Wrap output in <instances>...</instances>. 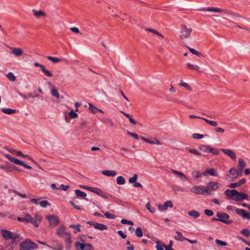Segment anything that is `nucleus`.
<instances>
[{
	"label": "nucleus",
	"mask_w": 250,
	"mask_h": 250,
	"mask_svg": "<svg viewBox=\"0 0 250 250\" xmlns=\"http://www.w3.org/2000/svg\"><path fill=\"white\" fill-rule=\"evenodd\" d=\"M1 234L2 237L6 240H11L12 244H17L20 240L23 239V237L20 233L15 231L2 229Z\"/></svg>",
	"instance_id": "1"
},
{
	"label": "nucleus",
	"mask_w": 250,
	"mask_h": 250,
	"mask_svg": "<svg viewBox=\"0 0 250 250\" xmlns=\"http://www.w3.org/2000/svg\"><path fill=\"white\" fill-rule=\"evenodd\" d=\"M20 250H31L38 249V246L37 244L29 239H26L25 241L20 244Z\"/></svg>",
	"instance_id": "2"
},
{
	"label": "nucleus",
	"mask_w": 250,
	"mask_h": 250,
	"mask_svg": "<svg viewBox=\"0 0 250 250\" xmlns=\"http://www.w3.org/2000/svg\"><path fill=\"white\" fill-rule=\"evenodd\" d=\"M190 190L192 193L196 194H210L209 191H208V189L206 188V187L204 186H194L190 188Z\"/></svg>",
	"instance_id": "3"
},
{
	"label": "nucleus",
	"mask_w": 250,
	"mask_h": 250,
	"mask_svg": "<svg viewBox=\"0 0 250 250\" xmlns=\"http://www.w3.org/2000/svg\"><path fill=\"white\" fill-rule=\"evenodd\" d=\"M216 216L218 217L219 221L221 222L226 224H229L231 223V221L229 220V216L226 213L218 212L216 213Z\"/></svg>",
	"instance_id": "4"
},
{
	"label": "nucleus",
	"mask_w": 250,
	"mask_h": 250,
	"mask_svg": "<svg viewBox=\"0 0 250 250\" xmlns=\"http://www.w3.org/2000/svg\"><path fill=\"white\" fill-rule=\"evenodd\" d=\"M192 29L191 28H187L186 26H183L181 27L180 38L182 40L188 38L191 33Z\"/></svg>",
	"instance_id": "5"
},
{
	"label": "nucleus",
	"mask_w": 250,
	"mask_h": 250,
	"mask_svg": "<svg viewBox=\"0 0 250 250\" xmlns=\"http://www.w3.org/2000/svg\"><path fill=\"white\" fill-rule=\"evenodd\" d=\"M50 226L55 228L59 224V220L58 218L53 215H49L47 216Z\"/></svg>",
	"instance_id": "6"
},
{
	"label": "nucleus",
	"mask_w": 250,
	"mask_h": 250,
	"mask_svg": "<svg viewBox=\"0 0 250 250\" xmlns=\"http://www.w3.org/2000/svg\"><path fill=\"white\" fill-rule=\"evenodd\" d=\"M30 201L36 205H39L42 208H46L47 206L49 205L50 204L48 201L46 200H41L40 198L39 199H32Z\"/></svg>",
	"instance_id": "7"
},
{
	"label": "nucleus",
	"mask_w": 250,
	"mask_h": 250,
	"mask_svg": "<svg viewBox=\"0 0 250 250\" xmlns=\"http://www.w3.org/2000/svg\"><path fill=\"white\" fill-rule=\"evenodd\" d=\"M90 191L93 192L97 195L104 198L107 199L108 197L105 194L100 188L96 187H90Z\"/></svg>",
	"instance_id": "8"
},
{
	"label": "nucleus",
	"mask_w": 250,
	"mask_h": 250,
	"mask_svg": "<svg viewBox=\"0 0 250 250\" xmlns=\"http://www.w3.org/2000/svg\"><path fill=\"white\" fill-rule=\"evenodd\" d=\"M224 193L227 197L233 200L234 198L236 197L237 194H238V191L235 189L230 190L227 189L225 191Z\"/></svg>",
	"instance_id": "9"
},
{
	"label": "nucleus",
	"mask_w": 250,
	"mask_h": 250,
	"mask_svg": "<svg viewBox=\"0 0 250 250\" xmlns=\"http://www.w3.org/2000/svg\"><path fill=\"white\" fill-rule=\"evenodd\" d=\"M236 213L242 216L244 218L250 219V214L248 213L245 209L237 208L235 209Z\"/></svg>",
	"instance_id": "10"
},
{
	"label": "nucleus",
	"mask_w": 250,
	"mask_h": 250,
	"mask_svg": "<svg viewBox=\"0 0 250 250\" xmlns=\"http://www.w3.org/2000/svg\"><path fill=\"white\" fill-rule=\"evenodd\" d=\"M47 247L53 250H63V247L58 241H54L52 242V246H47Z\"/></svg>",
	"instance_id": "11"
},
{
	"label": "nucleus",
	"mask_w": 250,
	"mask_h": 250,
	"mask_svg": "<svg viewBox=\"0 0 250 250\" xmlns=\"http://www.w3.org/2000/svg\"><path fill=\"white\" fill-rule=\"evenodd\" d=\"M221 150L225 154L229 156L231 159L235 160L236 158V154L231 149L222 148Z\"/></svg>",
	"instance_id": "12"
},
{
	"label": "nucleus",
	"mask_w": 250,
	"mask_h": 250,
	"mask_svg": "<svg viewBox=\"0 0 250 250\" xmlns=\"http://www.w3.org/2000/svg\"><path fill=\"white\" fill-rule=\"evenodd\" d=\"M219 188L218 183L215 182H209L206 187V188L208 189V191L209 190H215Z\"/></svg>",
	"instance_id": "13"
},
{
	"label": "nucleus",
	"mask_w": 250,
	"mask_h": 250,
	"mask_svg": "<svg viewBox=\"0 0 250 250\" xmlns=\"http://www.w3.org/2000/svg\"><path fill=\"white\" fill-rule=\"evenodd\" d=\"M248 196L247 194L242 192H238L237 194L236 197L233 198V200L236 201H242L244 200H247Z\"/></svg>",
	"instance_id": "14"
},
{
	"label": "nucleus",
	"mask_w": 250,
	"mask_h": 250,
	"mask_svg": "<svg viewBox=\"0 0 250 250\" xmlns=\"http://www.w3.org/2000/svg\"><path fill=\"white\" fill-rule=\"evenodd\" d=\"M229 174H231L233 178H236L239 175L237 170L234 168H230L226 173V176L227 177L229 176Z\"/></svg>",
	"instance_id": "15"
},
{
	"label": "nucleus",
	"mask_w": 250,
	"mask_h": 250,
	"mask_svg": "<svg viewBox=\"0 0 250 250\" xmlns=\"http://www.w3.org/2000/svg\"><path fill=\"white\" fill-rule=\"evenodd\" d=\"M171 171L173 173L177 175L182 181L185 182L187 180V177L183 173L173 169H171Z\"/></svg>",
	"instance_id": "16"
},
{
	"label": "nucleus",
	"mask_w": 250,
	"mask_h": 250,
	"mask_svg": "<svg viewBox=\"0 0 250 250\" xmlns=\"http://www.w3.org/2000/svg\"><path fill=\"white\" fill-rule=\"evenodd\" d=\"M245 182H246V179L243 178V179L240 180L239 181H238L236 183H231L229 186V187L231 188H234L236 187L240 186L241 185L244 184Z\"/></svg>",
	"instance_id": "17"
},
{
	"label": "nucleus",
	"mask_w": 250,
	"mask_h": 250,
	"mask_svg": "<svg viewBox=\"0 0 250 250\" xmlns=\"http://www.w3.org/2000/svg\"><path fill=\"white\" fill-rule=\"evenodd\" d=\"M75 193L78 198H82L87 201L88 200L86 198V194L84 192L82 191L79 189H76L75 190Z\"/></svg>",
	"instance_id": "18"
},
{
	"label": "nucleus",
	"mask_w": 250,
	"mask_h": 250,
	"mask_svg": "<svg viewBox=\"0 0 250 250\" xmlns=\"http://www.w3.org/2000/svg\"><path fill=\"white\" fill-rule=\"evenodd\" d=\"M11 53L16 57H20L23 54V52L20 48H13Z\"/></svg>",
	"instance_id": "19"
},
{
	"label": "nucleus",
	"mask_w": 250,
	"mask_h": 250,
	"mask_svg": "<svg viewBox=\"0 0 250 250\" xmlns=\"http://www.w3.org/2000/svg\"><path fill=\"white\" fill-rule=\"evenodd\" d=\"M31 217L32 216L29 214H26L24 217H18L17 220L20 222L28 223H30Z\"/></svg>",
	"instance_id": "20"
},
{
	"label": "nucleus",
	"mask_w": 250,
	"mask_h": 250,
	"mask_svg": "<svg viewBox=\"0 0 250 250\" xmlns=\"http://www.w3.org/2000/svg\"><path fill=\"white\" fill-rule=\"evenodd\" d=\"M143 141L147 143L152 144V145H161V143L157 139L154 138L153 140H150L148 139H146L145 137H142L141 138Z\"/></svg>",
	"instance_id": "21"
},
{
	"label": "nucleus",
	"mask_w": 250,
	"mask_h": 250,
	"mask_svg": "<svg viewBox=\"0 0 250 250\" xmlns=\"http://www.w3.org/2000/svg\"><path fill=\"white\" fill-rule=\"evenodd\" d=\"M175 233L177 234L176 236L174 237V238L175 240L181 242H183L184 240H188V238L184 237L183 235L181 232L179 231H176Z\"/></svg>",
	"instance_id": "22"
},
{
	"label": "nucleus",
	"mask_w": 250,
	"mask_h": 250,
	"mask_svg": "<svg viewBox=\"0 0 250 250\" xmlns=\"http://www.w3.org/2000/svg\"><path fill=\"white\" fill-rule=\"evenodd\" d=\"M200 11H208V12H221L222 10L217 7H208L202 8L200 9Z\"/></svg>",
	"instance_id": "23"
},
{
	"label": "nucleus",
	"mask_w": 250,
	"mask_h": 250,
	"mask_svg": "<svg viewBox=\"0 0 250 250\" xmlns=\"http://www.w3.org/2000/svg\"><path fill=\"white\" fill-rule=\"evenodd\" d=\"M102 174L106 176L114 177L116 175L117 172L114 170H105L102 171Z\"/></svg>",
	"instance_id": "24"
},
{
	"label": "nucleus",
	"mask_w": 250,
	"mask_h": 250,
	"mask_svg": "<svg viewBox=\"0 0 250 250\" xmlns=\"http://www.w3.org/2000/svg\"><path fill=\"white\" fill-rule=\"evenodd\" d=\"M6 157L11 162L20 165L21 161L15 157L11 156L10 155L7 154L5 155Z\"/></svg>",
	"instance_id": "25"
},
{
	"label": "nucleus",
	"mask_w": 250,
	"mask_h": 250,
	"mask_svg": "<svg viewBox=\"0 0 250 250\" xmlns=\"http://www.w3.org/2000/svg\"><path fill=\"white\" fill-rule=\"evenodd\" d=\"M32 12L34 16L37 18H39L42 16L44 17L46 15L45 13L41 10H37L34 9L32 10Z\"/></svg>",
	"instance_id": "26"
},
{
	"label": "nucleus",
	"mask_w": 250,
	"mask_h": 250,
	"mask_svg": "<svg viewBox=\"0 0 250 250\" xmlns=\"http://www.w3.org/2000/svg\"><path fill=\"white\" fill-rule=\"evenodd\" d=\"M66 227L62 225L57 230V234L60 237H62V236L64 234L65 230H66Z\"/></svg>",
	"instance_id": "27"
},
{
	"label": "nucleus",
	"mask_w": 250,
	"mask_h": 250,
	"mask_svg": "<svg viewBox=\"0 0 250 250\" xmlns=\"http://www.w3.org/2000/svg\"><path fill=\"white\" fill-rule=\"evenodd\" d=\"M94 228L100 230H104L107 229V227L103 224L96 223Z\"/></svg>",
	"instance_id": "28"
},
{
	"label": "nucleus",
	"mask_w": 250,
	"mask_h": 250,
	"mask_svg": "<svg viewBox=\"0 0 250 250\" xmlns=\"http://www.w3.org/2000/svg\"><path fill=\"white\" fill-rule=\"evenodd\" d=\"M75 246H76V247H80V249L82 250H83L84 249H85V246L87 247H89V248H90V249H91V244H83L82 243H81L79 242H76L75 243Z\"/></svg>",
	"instance_id": "29"
},
{
	"label": "nucleus",
	"mask_w": 250,
	"mask_h": 250,
	"mask_svg": "<svg viewBox=\"0 0 250 250\" xmlns=\"http://www.w3.org/2000/svg\"><path fill=\"white\" fill-rule=\"evenodd\" d=\"M188 215L190 216L193 217L194 218H197L200 216V213L198 211L194 210H191L188 213Z\"/></svg>",
	"instance_id": "30"
},
{
	"label": "nucleus",
	"mask_w": 250,
	"mask_h": 250,
	"mask_svg": "<svg viewBox=\"0 0 250 250\" xmlns=\"http://www.w3.org/2000/svg\"><path fill=\"white\" fill-rule=\"evenodd\" d=\"M210 146L202 145L199 146V149L205 152H209V149L210 148Z\"/></svg>",
	"instance_id": "31"
},
{
	"label": "nucleus",
	"mask_w": 250,
	"mask_h": 250,
	"mask_svg": "<svg viewBox=\"0 0 250 250\" xmlns=\"http://www.w3.org/2000/svg\"><path fill=\"white\" fill-rule=\"evenodd\" d=\"M121 112L128 119L130 123L133 125H136L137 124L136 122L132 118V116H131L129 114L125 113L124 111H121Z\"/></svg>",
	"instance_id": "32"
},
{
	"label": "nucleus",
	"mask_w": 250,
	"mask_h": 250,
	"mask_svg": "<svg viewBox=\"0 0 250 250\" xmlns=\"http://www.w3.org/2000/svg\"><path fill=\"white\" fill-rule=\"evenodd\" d=\"M207 172L209 175L213 176H218V174L216 171V170L213 168H208L207 169Z\"/></svg>",
	"instance_id": "33"
},
{
	"label": "nucleus",
	"mask_w": 250,
	"mask_h": 250,
	"mask_svg": "<svg viewBox=\"0 0 250 250\" xmlns=\"http://www.w3.org/2000/svg\"><path fill=\"white\" fill-rule=\"evenodd\" d=\"M246 162L243 159L241 158L238 159V167L240 171L243 170V168L246 166Z\"/></svg>",
	"instance_id": "34"
},
{
	"label": "nucleus",
	"mask_w": 250,
	"mask_h": 250,
	"mask_svg": "<svg viewBox=\"0 0 250 250\" xmlns=\"http://www.w3.org/2000/svg\"><path fill=\"white\" fill-rule=\"evenodd\" d=\"M116 182L118 185H123L125 184V180L123 176H120L117 178Z\"/></svg>",
	"instance_id": "35"
},
{
	"label": "nucleus",
	"mask_w": 250,
	"mask_h": 250,
	"mask_svg": "<svg viewBox=\"0 0 250 250\" xmlns=\"http://www.w3.org/2000/svg\"><path fill=\"white\" fill-rule=\"evenodd\" d=\"M226 13L228 14H229L230 15H231V16L233 17L234 18V19L237 20V18H242V16H241L240 15L238 14L237 13H235L233 11H226Z\"/></svg>",
	"instance_id": "36"
},
{
	"label": "nucleus",
	"mask_w": 250,
	"mask_h": 250,
	"mask_svg": "<svg viewBox=\"0 0 250 250\" xmlns=\"http://www.w3.org/2000/svg\"><path fill=\"white\" fill-rule=\"evenodd\" d=\"M187 66L190 69L199 71L200 67L197 65L192 64L190 63H186Z\"/></svg>",
	"instance_id": "37"
},
{
	"label": "nucleus",
	"mask_w": 250,
	"mask_h": 250,
	"mask_svg": "<svg viewBox=\"0 0 250 250\" xmlns=\"http://www.w3.org/2000/svg\"><path fill=\"white\" fill-rule=\"evenodd\" d=\"M51 94L55 97V98H56L57 99H59L60 98V94H59V93L58 92V91L55 89V88H52L51 89Z\"/></svg>",
	"instance_id": "38"
},
{
	"label": "nucleus",
	"mask_w": 250,
	"mask_h": 250,
	"mask_svg": "<svg viewBox=\"0 0 250 250\" xmlns=\"http://www.w3.org/2000/svg\"><path fill=\"white\" fill-rule=\"evenodd\" d=\"M1 111L5 114H12L16 112V110L11 108H7L2 109Z\"/></svg>",
	"instance_id": "39"
},
{
	"label": "nucleus",
	"mask_w": 250,
	"mask_h": 250,
	"mask_svg": "<svg viewBox=\"0 0 250 250\" xmlns=\"http://www.w3.org/2000/svg\"><path fill=\"white\" fill-rule=\"evenodd\" d=\"M0 168L4 170L6 172H10L12 171L11 167L6 165L4 166L0 165Z\"/></svg>",
	"instance_id": "40"
},
{
	"label": "nucleus",
	"mask_w": 250,
	"mask_h": 250,
	"mask_svg": "<svg viewBox=\"0 0 250 250\" xmlns=\"http://www.w3.org/2000/svg\"><path fill=\"white\" fill-rule=\"evenodd\" d=\"M172 188L173 189V190L175 192H184V189L183 188H182L181 187H180L178 186H176V185H173L172 186Z\"/></svg>",
	"instance_id": "41"
},
{
	"label": "nucleus",
	"mask_w": 250,
	"mask_h": 250,
	"mask_svg": "<svg viewBox=\"0 0 250 250\" xmlns=\"http://www.w3.org/2000/svg\"><path fill=\"white\" fill-rule=\"evenodd\" d=\"M204 120L211 126L216 127L218 125V123L216 121L209 120L207 119H204Z\"/></svg>",
	"instance_id": "42"
},
{
	"label": "nucleus",
	"mask_w": 250,
	"mask_h": 250,
	"mask_svg": "<svg viewBox=\"0 0 250 250\" xmlns=\"http://www.w3.org/2000/svg\"><path fill=\"white\" fill-rule=\"evenodd\" d=\"M13 153L14 154L17 155L18 156L21 157L23 158H28L29 159H30L29 158V156L27 155H24V154H22L21 151H17V150H14L13 152Z\"/></svg>",
	"instance_id": "43"
},
{
	"label": "nucleus",
	"mask_w": 250,
	"mask_h": 250,
	"mask_svg": "<svg viewBox=\"0 0 250 250\" xmlns=\"http://www.w3.org/2000/svg\"><path fill=\"white\" fill-rule=\"evenodd\" d=\"M47 58L48 60L54 63H57L61 61V59L60 58L51 56H48Z\"/></svg>",
	"instance_id": "44"
},
{
	"label": "nucleus",
	"mask_w": 250,
	"mask_h": 250,
	"mask_svg": "<svg viewBox=\"0 0 250 250\" xmlns=\"http://www.w3.org/2000/svg\"><path fill=\"white\" fill-rule=\"evenodd\" d=\"M7 78L9 79V80L14 82L16 80V77L12 72H9L6 75Z\"/></svg>",
	"instance_id": "45"
},
{
	"label": "nucleus",
	"mask_w": 250,
	"mask_h": 250,
	"mask_svg": "<svg viewBox=\"0 0 250 250\" xmlns=\"http://www.w3.org/2000/svg\"><path fill=\"white\" fill-rule=\"evenodd\" d=\"M42 72H43L44 75H45L46 76H47L48 77H50L52 76V73L50 71H49L48 70L45 69L44 66H42Z\"/></svg>",
	"instance_id": "46"
},
{
	"label": "nucleus",
	"mask_w": 250,
	"mask_h": 250,
	"mask_svg": "<svg viewBox=\"0 0 250 250\" xmlns=\"http://www.w3.org/2000/svg\"><path fill=\"white\" fill-rule=\"evenodd\" d=\"M80 227H81V226L80 225H71L70 226V228H74L75 229L74 230V233H77V232H78L81 231V229H80Z\"/></svg>",
	"instance_id": "47"
},
{
	"label": "nucleus",
	"mask_w": 250,
	"mask_h": 250,
	"mask_svg": "<svg viewBox=\"0 0 250 250\" xmlns=\"http://www.w3.org/2000/svg\"><path fill=\"white\" fill-rule=\"evenodd\" d=\"M137 178L138 175L137 174H134L132 177L129 178L128 182L130 183L134 184L136 182Z\"/></svg>",
	"instance_id": "48"
},
{
	"label": "nucleus",
	"mask_w": 250,
	"mask_h": 250,
	"mask_svg": "<svg viewBox=\"0 0 250 250\" xmlns=\"http://www.w3.org/2000/svg\"><path fill=\"white\" fill-rule=\"evenodd\" d=\"M89 109L93 113H96L98 112V108L96 107L91 104H89Z\"/></svg>",
	"instance_id": "49"
},
{
	"label": "nucleus",
	"mask_w": 250,
	"mask_h": 250,
	"mask_svg": "<svg viewBox=\"0 0 250 250\" xmlns=\"http://www.w3.org/2000/svg\"><path fill=\"white\" fill-rule=\"evenodd\" d=\"M135 234L138 237H141L143 236L142 230L140 228H137L135 230Z\"/></svg>",
	"instance_id": "50"
},
{
	"label": "nucleus",
	"mask_w": 250,
	"mask_h": 250,
	"mask_svg": "<svg viewBox=\"0 0 250 250\" xmlns=\"http://www.w3.org/2000/svg\"><path fill=\"white\" fill-rule=\"evenodd\" d=\"M146 208L151 213L155 212L156 209L154 207H151L150 204L149 203H147L146 206Z\"/></svg>",
	"instance_id": "51"
},
{
	"label": "nucleus",
	"mask_w": 250,
	"mask_h": 250,
	"mask_svg": "<svg viewBox=\"0 0 250 250\" xmlns=\"http://www.w3.org/2000/svg\"><path fill=\"white\" fill-rule=\"evenodd\" d=\"M209 153H211L213 155H217L219 154V151L217 148L210 147V148L209 149Z\"/></svg>",
	"instance_id": "52"
},
{
	"label": "nucleus",
	"mask_w": 250,
	"mask_h": 250,
	"mask_svg": "<svg viewBox=\"0 0 250 250\" xmlns=\"http://www.w3.org/2000/svg\"><path fill=\"white\" fill-rule=\"evenodd\" d=\"M173 207V204L171 201H167L164 204V208L165 209H167L168 207L172 208Z\"/></svg>",
	"instance_id": "53"
},
{
	"label": "nucleus",
	"mask_w": 250,
	"mask_h": 250,
	"mask_svg": "<svg viewBox=\"0 0 250 250\" xmlns=\"http://www.w3.org/2000/svg\"><path fill=\"white\" fill-rule=\"evenodd\" d=\"M191 174L192 176L195 178H199L202 175V174L201 173H200L198 171L196 170L192 171Z\"/></svg>",
	"instance_id": "54"
},
{
	"label": "nucleus",
	"mask_w": 250,
	"mask_h": 250,
	"mask_svg": "<svg viewBox=\"0 0 250 250\" xmlns=\"http://www.w3.org/2000/svg\"><path fill=\"white\" fill-rule=\"evenodd\" d=\"M241 233L246 237H249L250 236V231L246 229H243L241 231Z\"/></svg>",
	"instance_id": "55"
},
{
	"label": "nucleus",
	"mask_w": 250,
	"mask_h": 250,
	"mask_svg": "<svg viewBox=\"0 0 250 250\" xmlns=\"http://www.w3.org/2000/svg\"><path fill=\"white\" fill-rule=\"evenodd\" d=\"M104 215L108 219H114L116 217L115 215L111 214L108 212H105Z\"/></svg>",
	"instance_id": "56"
},
{
	"label": "nucleus",
	"mask_w": 250,
	"mask_h": 250,
	"mask_svg": "<svg viewBox=\"0 0 250 250\" xmlns=\"http://www.w3.org/2000/svg\"><path fill=\"white\" fill-rule=\"evenodd\" d=\"M203 137H204L203 135L199 134V133H194L192 135V137L194 139L199 140V139H202L203 138Z\"/></svg>",
	"instance_id": "57"
},
{
	"label": "nucleus",
	"mask_w": 250,
	"mask_h": 250,
	"mask_svg": "<svg viewBox=\"0 0 250 250\" xmlns=\"http://www.w3.org/2000/svg\"><path fill=\"white\" fill-rule=\"evenodd\" d=\"M189 49V50L190 51V52L192 53L193 54L195 55H196V56H199L201 55V53L196 51V50L193 49V48H190L189 47H188Z\"/></svg>",
	"instance_id": "58"
},
{
	"label": "nucleus",
	"mask_w": 250,
	"mask_h": 250,
	"mask_svg": "<svg viewBox=\"0 0 250 250\" xmlns=\"http://www.w3.org/2000/svg\"><path fill=\"white\" fill-rule=\"evenodd\" d=\"M121 223L123 224H127V225H133V222L131 221L127 220L125 219H123L121 221Z\"/></svg>",
	"instance_id": "59"
},
{
	"label": "nucleus",
	"mask_w": 250,
	"mask_h": 250,
	"mask_svg": "<svg viewBox=\"0 0 250 250\" xmlns=\"http://www.w3.org/2000/svg\"><path fill=\"white\" fill-rule=\"evenodd\" d=\"M38 221H37V220H35V218H33L32 217L30 223H31L32 224L34 225L35 227L37 228L39 227Z\"/></svg>",
	"instance_id": "60"
},
{
	"label": "nucleus",
	"mask_w": 250,
	"mask_h": 250,
	"mask_svg": "<svg viewBox=\"0 0 250 250\" xmlns=\"http://www.w3.org/2000/svg\"><path fill=\"white\" fill-rule=\"evenodd\" d=\"M215 243L217 244L222 246H226L227 245V243L226 242L223 241L219 240V239H216L215 240Z\"/></svg>",
	"instance_id": "61"
},
{
	"label": "nucleus",
	"mask_w": 250,
	"mask_h": 250,
	"mask_svg": "<svg viewBox=\"0 0 250 250\" xmlns=\"http://www.w3.org/2000/svg\"><path fill=\"white\" fill-rule=\"evenodd\" d=\"M179 84L181 86H183V87H185V88H186L188 90H190V88H189V86L188 84L187 83H185V82H183L181 81L179 83Z\"/></svg>",
	"instance_id": "62"
},
{
	"label": "nucleus",
	"mask_w": 250,
	"mask_h": 250,
	"mask_svg": "<svg viewBox=\"0 0 250 250\" xmlns=\"http://www.w3.org/2000/svg\"><path fill=\"white\" fill-rule=\"evenodd\" d=\"M206 215L208 216H211L213 215V211L211 210L206 209L204 210Z\"/></svg>",
	"instance_id": "63"
},
{
	"label": "nucleus",
	"mask_w": 250,
	"mask_h": 250,
	"mask_svg": "<svg viewBox=\"0 0 250 250\" xmlns=\"http://www.w3.org/2000/svg\"><path fill=\"white\" fill-rule=\"evenodd\" d=\"M173 244L172 241H170L168 245H164L166 250H173L172 248Z\"/></svg>",
	"instance_id": "64"
}]
</instances>
